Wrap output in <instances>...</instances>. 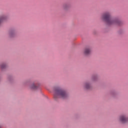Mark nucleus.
<instances>
[{"mask_svg": "<svg viewBox=\"0 0 128 128\" xmlns=\"http://www.w3.org/2000/svg\"><path fill=\"white\" fill-rule=\"evenodd\" d=\"M0 128H2V127L0 126Z\"/></svg>", "mask_w": 128, "mask_h": 128, "instance_id": "nucleus-12", "label": "nucleus"}, {"mask_svg": "<svg viewBox=\"0 0 128 128\" xmlns=\"http://www.w3.org/2000/svg\"><path fill=\"white\" fill-rule=\"evenodd\" d=\"M92 52V50L90 48H86L84 50V56H90Z\"/></svg>", "mask_w": 128, "mask_h": 128, "instance_id": "nucleus-4", "label": "nucleus"}, {"mask_svg": "<svg viewBox=\"0 0 128 128\" xmlns=\"http://www.w3.org/2000/svg\"><path fill=\"white\" fill-rule=\"evenodd\" d=\"M102 20L106 22L108 26H112V24H116V26H122V22L118 20V19H112L110 16V13L107 12L104 13L101 17Z\"/></svg>", "mask_w": 128, "mask_h": 128, "instance_id": "nucleus-1", "label": "nucleus"}, {"mask_svg": "<svg viewBox=\"0 0 128 128\" xmlns=\"http://www.w3.org/2000/svg\"><path fill=\"white\" fill-rule=\"evenodd\" d=\"M98 80V76H94L92 77V82H96V80Z\"/></svg>", "mask_w": 128, "mask_h": 128, "instance_id": "nucleus-10", "label": "nucleus"}, {"mask_svg": "<svg viewBox=\"0 0 128 128\" xmlns=\"http://www.w3.org/2000/svg\"><path fill=\"white\" fill-rule=\"evenodd\" d=\"M38 88V86L34 84H32L30 86V88L31 90H36Z\"/></svg>", "mask_w": 128, "mask_h": 128, "instance_id": "nucleus-8", "label": "nucleus"}, {"mask_svg": "<svg viewBox=\"0 0 128 128\" xmlns=\"http://www.w3.org/2000/svg\"><path fill=\"white\" fill-rule=\"evenodd\" d=\"M8 18V16L6 15H3L0 16V24L2 22H4V20H6Z\"/></svg>", "mask_w": 128, "mask_h": 128, "instance_id": "nucleus-6", "label": "nucleus"}, {"mask_svg": "<svg viewBox=\"0 0 128 128\" xmlns=\"http://www.w3.org/2000/svg\"><path fill=\"white\" fill-rule=\"evenodd\" d=\"M68 98V93L66 90L61 89L60 88H56L54 89V98Z\"/></svg>", "mask_w": 128, "mask_h": 128, "instance_id": "nucleus-2", "label": "nucleus"}, {"mask_svg": "<svg viewBox=\"0 0 128 128\" xmlns=\"http://www.w3.org/2000/svg\"><path fill=\"white\" fill-rule=\"evenodd\" d=\"M62 8L65 10H66L70 8V5L68 4H64L63 5Z\"/></svg>", "mask_w": 128, "mask_h": 128, "instance_id": "nucleus-9", "label": "nucleus"}, {"mask_svg": "<svg viewBox=\"0 0 128 128\" xmlns=\"http://www.w3.org/2000/svg\"><path fill=\"white\" fill-rule=\"evenodd\" d=\"M119 120L122 124H126L128 121V118L126 115H121L119 117Z\"/></svg>", "mask_w": 128, "mask_h": 128, "instance_id": "nucleus-3", "label": "nucleus"}, {"mask_svg": "<svg viewBox=\"0 0 128 128\" xmlns=\"http://www.w3.org/2000/svg\"><path fill=\"white\" fill-rule=\"evenodd\" d=\"M8 34L10 38H12L16 36V32L14 30H11L8 32Z\"/></svg>", "mask_w": 128, "mask_h": 128, "instance_id": "nucleus-7", "label": "nucleus"}, {"mask_svg": "<svg viewBox=\"0 0 128 128\" xmlns=\"http://www.w3.org/2000/svg\"><path fill=\"white\" fill-rule=\"evenodd\" d=\"M6 68V64H3L0 65V68L2 70H4V68Z\"/></svg>", "mask_w": 128, "mask_h": 128, "instance_id": "nucleus-11", "label": "nucleus"}, {"mask_svg": "<svg viewBox=\"0 0 128 128\" xmlns=\"http://www.w3.org/2000/svg\"><path fill=\"white\" fill-rule=\"evenodd\" d=\"M83 86L85 90H90V88H92V86H90V82L84 83Z\"/></svg>", "mask_w": 128, "mask_h": 128, "instance_id": "nucleus-5", "label": "nucleus"}]
</instances>
